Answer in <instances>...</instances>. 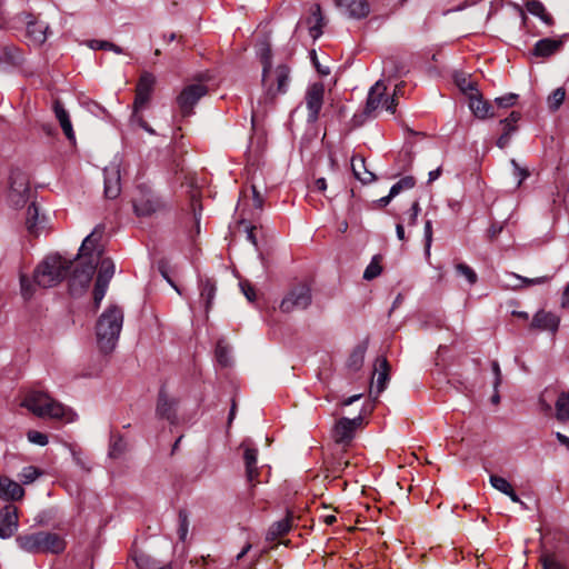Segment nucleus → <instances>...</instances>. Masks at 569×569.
Wrapping results in <instances>:
<instances>
[{"label": "nucleus", "mask_w": 569, "mask_h": 569, "mask_svg": "<svg viewBox=\"0 0 569 569\" xmlns=\"http://www.w3.org/2000/svg\"><path fill=\"white\" fill-rule=\"evenodd\" d=\"M6 56L8 60L13 64H19L23 60L21 51L16 47L6 48Z\"/></svg>", "instance_id": "obj_56"}, {"label": "nucleus", "mask_w": 569, "mask_h": 569, "mask_svg": "<svg viewBox=\"0 0 569 569\" xmlns=\"http://www.w3.org/2000/svg\"><path fill=\"white\" fill-rule=\"evenodd\" d=\"M104 176V196L109 199H116L121 192L120 168L119 163L111 162L103 170Z\"/></svg>", "instance_id": "obj_17"}, {"label": "nucleus", "mask_w": 569, "mask_h": 569, "mask_svg": "<svg viewBox=\"0 0 569 569\" xmlns=\"http://www.w3.org/2000/svg\"><path fill=\"white\" fill-rule=\"evenodd\" d=\"M561 44V40H555L550 38L541 39L535 44L533 54L538 57H549L558 51Z\"/></svg>", "instance_id": "obj_28"}, {"label": "nucleus", "mask_w": 569, "mask_h": 569, "mask_svg": "<svg viewBox=\"0 0 569 569\" xmlns=\"http://www.w3.org/2000/svg\"><path fill=\"white\" fill-rule=\"evenodd\" d=\"M311 19L315 20V24L309 28L310 36L313 39H317L321 33V26H322V14H321V8L318 3L313 4L311 8V18L309 19V23L311 22Z\"/></svg>", "instance_id": "obj_39"}, {"label": "nucleus", "mask_w": 569, "mask_h": 569, "mask_svg": "<svg viewBox=\"0 0 569 569\" xmlns=\"http://www.w3.org/2000/svg\"><path fill=\"white\" fill-rule=\"evenodd\" d=\"M420 212V204L418 201H413L408 213V224L415 226L417 223L418 214Z\"/></svg>", "instance_id": "obj_60"}, {"label": "nucleus", "mask_w": 569, "mask_h": 569, "mask_svg": "<svg viewBox=\"0 0 569 569\" xmlns=\"http://www.w3.org/2000/svg\"><path fill=\"white\" fill-rule=\"evenodd\" d=\"M387 86L383 80H378L369 90L365 113L371 116L379 108H383Z\"/></svg>", "instance_id": "obj_19"}, {"label": "nucleus", "mask_w": 569, "mask_h": 569, "mask_svg": "<svg viewBox=\"0 0 569 569\" xmlns=\"http://www.w3.org/2000/svg\"><path fill=\"white\" fill-rule=\"evenodd\" d=\"M540 562L542 565V569H568L556 558L555 553L550 552H543L540 556Z\"/></svg>", "instance_id": "obj_45"}, {"label": "nucleus", "mask_w": 569, "mask_h": 569, "mask_svg": "<svg viewBox=\"0 0 569 569\" xmlns=\"http://www.w3.org/2000/svg\"><path fill=\"white\" fill-rule=\"evenodd\" d=\"M126 450V442L122 438L113 440L110 445L109 456L111 458H119Z\"/></svg>", "instance_id": "obj_54"}, {"label": "nucleus", "mask_w": 569, "mask_h": 569, "mask_svg": "<svg viewBox=\"0 0 569 569\" xmlns=\"http://www.w3.org/2000/svg\"><path fill=\"white\" fill-rule=\"evenodd\" d=\"M71 267V261L59 254L47 256L34 269L32 281L26 274L20 276L21 295L24 299L32 298L34 284L51 288L60 283Z\"/></svg>", "instance_id": "obj_1"}, {"label": "nucleus", "mask_w": 569, "mask_h": 569, "mask_svg": "<svg viewBox=\"0 0 569 569\" xmlns=\"http://www.w3.org/2000/svg\"><path fill=\"white\" fill-rule=\"evenodd\" d=\"M468 107L472 114L478 119L493 118L496 116L493 106L483 99L482 94L473 92L472 96L468 97Z\"/></svg>", "instance_id": "obj_20"}, {"label": "nucleus", "mask_w": 569, "mask_h": 569, "mask_svg": "<svg viewBox=\"0 0 569 569\" xmlns=\"http://www.w3.org/2000/svg\"><path fill=\"white\" fill-rule=\"evenodd\" d=\"M123 323V312L112 306L101 313L96 326V336L99 349L103 353L114 350Z\"/></svg>", "instance_id": "obj_3"}, {"label": "nucleus", "mask_w": 569, "mask_h": 569, "mask_svg": "<svg viewBox=\"0 0 569 569\" xmlns=\"http://www.w3.org/2000/svg\"><path fill=\"white\" fill-rule=\"evenodd\" d=\"M292 518V512L288 511L284 519L273 522L268 529L266 539L273 541L288 533L291 529Z\"/></svg>", "instance_id": "obj_27"}, {"label": "nucleus", "mask_w": 569, "mask_h": 569, "mask_svg": "<svg viewBox=\"0 0 569 569\" xmlns=\"http://www.w3.org/2000/svg\"><path fill=\"white\" fill-rule=\"evenodd\" d=\"M489 482L496 490L503 495L509 493L508 491L512 488L511 483L507 479L496 475L490 476Z\"/></svg>", "instance_id": "obj_51"}, {"label": "nucleus", "mask_w": 569, "mask_h": 569, "mask_svg": "<svg viewBox=\"0 0 569 569\" xmlns=\"http://www.w3.org/2000/svg\"><path fill=\"white\" fill-rule=\"evenodd\" d=\"M130 123L132 126H138V127H142L144 126L146 121L143 119V117L140 114V110H134L132 111V114L130 117Z\"/></svg>", "instance_id": "obj_64"}, {"label": "nucleus", "mask_w": 569, "mask_h": 569, "mask_svg": "<svg viewBox=\"0 0 569 569\" xmlns=\"http://www.w3.org/2000/svg\"><path fill=\"white\" fill-rule=\"evenodd\" d=\"M136 565L139 569H163L162 562L156 560L147 553H139L134 557Z\"/></svg>", "instance_id": "obj_40"}, {"label": "nucleus", "mask_w": 569, "mask_h": 569, "mask_svg": "<svg viewBox=\"0 0 569 569\" xmlns=\"http://www.w3.org/2000/svg\"><path fill=\"white\" fill-rule=\"evenodd\" d=\"M565 98L566 91L563 88L560 87L553 90L547 100L549 109L552 111L558 110L559 107L562 104Z\"/></svg>", "instance_id": "obj_46"}, {"label": "nucleus", "mask_w": 569, "mask_h": 569, "mask_svg": "<svg viewBox=\"0 0 569 569\" xmlns=\"http://www.w3.org/2000/svg\"><path fill=\"white\" fill-rule=\"evenodd\" d=\"M362 422V417L358 416L353 419L349 418H341L339 419L332 430H331V438L337 445L341 446H348L353 437L355 432L358 426H360Z\"/></svg>", "instance_id": "obj_9"}, {"label": "nucleus", "mask_w": 569, "mask_h": 569, "mask_svg": "<svg viewBox=\"0 0 569 569\" xmlns=\"http://www.w3.org/2000/svg\"><path fill=\"white\" fill-rule=\"evenodd\" d=\"M260 60L262 63V84L268 86L269 80L272 76V61H271V49L268 44H264L260 50Z\"/></svg>", "instance_id": "obj_32"}, {"label": "nucleus", "mask_w": 569, "mask_h": 569, "mask_svg": "<svg viewBox=\"0 0 569 569\" xmlns=\"http://www.w3.org/2000/svg\"><path fill=\"white\" fill-rule=\"evenodd\" d=\"M18 509L8 505L0 510V538L8 539L18 530Z\"/></svg>", "instance_id": "obj_15"}, {"label": "nucleus", "mask_w": 569, "mask_h": 569, "mask_svg": "<svg viewBox=\"0 0 569 569\" xmlns=\"http://www.w3.org/2000/svg\"><path fill=\"white\" fill-rule=\"evenodd\" d=\"M149 99H150V96L143 94V93H139V92L136 91L133 109L134 110H141L148 103Z\"/></svg>", "instance_id": "obj_62"}, {"label": "nucleus", "mask_w": 569, "mask_h": 569, "mask_svg": "<svg viewBox=\"0 0 569 569\" xmlns=\"http://www.w3.org/2000/svg\"><path fill=\"white\" fill-rule=\"evenodd\" d=\"M351 168L355 177L363 183H370L376 179L375 174L367 170L366 161L362 157H353Z\"/></svg>", "instance_id": "obj_29"}, {"label": "nucleus", "mask_w": 569, "mask_h": 569, "mask_svg": "<svg viewBox=\"0 0 569 569\" xmlns=\"http://www.w3.org/2000/svg\"><path fill=\"white\" fill-rule=\"evenodd\" d=\"M217 291L216 283L211 279L200 281V298L204 303L206 312H209Z\"/></svg>", "instance_id": "obj_31"}, {"label": "nucleus", "mask_w": 569, "mask_h": 569, "mask_svg": "<svg viewBox=\"0 0 569 569\" xmlns=\"http://www.w3.org/2000/svg\"><path fill=\"white\" fill-rule=\"evenodd\" d=\"M229 352H230V350H229L228 346L224 345L222 341H219L217 343L216 357H217L218 362L223 367H227L230 365Z\"/></svg>", "instance_id": "obj_52"}, {"label": "nucleus", "mask_w": 569, "mask_h": 569, "mask_svg": "<svg viewBox=\"0 0 569 569\" xmlns=\"http://www.w3.org/2000/svg\"><path fill=\"white\" fill-rule=\"evenodd\" d=\"M239 286L248 301L253 302L256 300L254 288L248 281H241Z\"/></svg>", "instance_id": "obj_58"}, {"label": "nucleus", "mask_w": 569, "mask_h": 569, "mask_svg": "<svg viewBox=\"0 0 569 569\" xmlns=\"http://www.w3.org/2000/svg\"><path fill=\"white\" fill-rule=\"evenodd\" d=\"M389 370L390 367L388 360L386 358L378 359V368H376L375 373L377 376L375 385L377 396L381 393L386 388L387 381L389 379Z\"/></svg>", "instance_id": "obj_30"}, {"label": "nucleus", "mask_w": 569, "mask_h": 569, "mask_svg": "<svg viewBox=\"0 0 569 569\" xmlns=\"http://www.w3.org/2000/svg\"><path fill=\"white\" fill-rule=\"evenodd\" d=\"M241 448H243V460L247 480L253 483L259 475V469L257 467L258 450L252 448L248 441H243L241 443Z\"/></svg>", "instance_id": "obj_23"}, {"label": "nucleus", "mask_w": 569, "mask_h": 569, "mask_svg": "<svg viewBox=\"0 0 569 569\" xmlns=\"http://www.w3.org/2000/svg\"><path fill=\"white\" fill-rule=\"evenodd\" d=\"M21 406L39 418L61 419L68 423L77 419V413L72 409L41 391L29 392Z\"/></svg>", "instance_id": "obj_2"}, {"label": "nucleus", "mask_w": 569, "mask_h": 569, "mask_svg": "<svg viewBox=\"0 0 569 569\" xmlns=\"http://www.w3.org/2000/svg\"><path fill=\"white\" fill-rule=\"evenodd\" d=\"M383 72L388 73L390 77H401L408 72V68L400 59L390 57L383 62Z\"/></svg>", "instance_id": "obj_34"}, {"label": "nucleus", "mask_w": 569, "mask_h": 569, "mask_svg": "<svg viewBox=\"0 0 569 569\" xmlns=\"http://www.w3.org/2000/svg\"><path fill=\"white\" fill-rule=\"evenodd\" d=\"M178 520H179V526H178L179 539L181 541H186L188 532H189V526H190L188 512L186 510H180L178 513Z\"/></svg>", "instance_id": "obj_47"}, {"label": "nucleus", "mask_w": 569, "mask_h": 569, "mask_svg": "<svg viewBox=\"0 0 569 569\" xmlns=\"http://www.w3.org/2000/svg\"><path fill=\"white\" fill-rule=\"evenodd\" d=\"M425 239H426V249L429 252L431 242H432V226L431 221L428 220L425 223Z\"/></svg>", "instance_id": "obj_63"}, {"label": "nucleus", "mask_w": 569, "mask_h": 569, "mask_svg": "<svg viewBox=\"0 0 569 569\" xmlns=\"http://www.w3.org/2000/svg\"><path fill=\"white\" fill-rule=\"evenodd\" d=\"M29 179L28 176L19 170L14 169L10 173V190L9 200L16 207H20L26 203L29 196Z\"/></svg>", "instance_id": "obj_7"}, {"label": "nucleus", "mask_w": 569, "mask_h": 569, "mask_svg": "<svg viewBox=\"0 0 569 569\" xmlns=\"http://www.w3.org/2000/svg\"><path fill=\"white\" fill-rule=\"evenodd\" d=\"M27 439L29 442L41 447L47 446L49 442L48 436L37 430H29L27 432Z\"/></svg>", "instance_id": "obj_53"}, {"label": "nucleus", "mask_w": 569, "mask_h": 569, "mask_svg": "<svg viewBox=\"0 0 569 569\" xmlns=\"http://www.w3.org/2000/svg\"><path fill=\"white\" fill-rule=\"evenodd\" d=\"M251 191L253 207L258 210H262L264 202L262 194L259 192L256 186H251Z\"/></svg>", "instance_id": "obj_61"}, {"label": "nucleus", "mask_w": 569, "mask_h": 569, "mask_svg": "<svg viewBox=\"0 0 569 569\" xmlns=\"http://www.w3.org/2000/svg\"><path fill=\"white\" fill-rule=\"evenodd\" d=\"M43 475V471L34 466H27L22 468L19 473V479L23 485H29L36 481L39 477Z\"/></svg>", "instance_id": "obj_42"}, {"label": "nucleus", "mask_w": 569, "mask_h": 569, "mask_svg": "<svg viewBox=\"0 0 569 569\" xmlns=\"http://www.w3.org/2000/svg\"><path fill=\"white\" fill-rule=\"evenodd\" d=\"M208 89L201 83H193L187 86L177 98V103L183 116H189L192 112L197 102L206 96Z\"/></svg>", "instance_id": "obj_10"}, {"label": "nucleus", "mask_w": 569, "mask_h": 569, "mask_svg": "<svg viewBox=\"0 0 569 569\" xmlns=\"http://www.w3.org/2000/svg\"><path fill=\"white\" fill-rule=\"evenodd\" d=\"M99 272L93 289V300L97 307L103 300L109 282L116 272L114 262L110 258H103L98 260Z\"/></svg>", "instance_id": "obj_6"}, {"label": "nucleus", "mask_w": 569, "mask_h": 569, "mask_svg": "<svg viewBox=\"0 0 569 569\" xmlns=\"http://www.w3.org/2000/svg\"><path fill=\"white\" fill-rule=\"evenodd\" d=\"M49 26L34 19L27 21L26 38L30 46L39 47L47 40Z\"/></svg>", "instance_id": "obj_21"}, {"label": "nucleus", "mask_w": 569, "mask_h": 569, "mask_svg": "<svg viewBox=\"0 0 569 569\" xmlns=\"http://www.w3.org/2000/svg\"><path fill=\"white\" fill-rule=\"evenodd\" d=\"M521 114L518 111H512L509 117L500 120V124L502 126L503 131H509L510 134H513L517 131V122L520 120Z\"/></svg>", "instance_id": "obj_48"}, {"label": "nucleus", "mask_w": 569, "mask_h": 569, "mask_svg": "<svg viewBox=\"0 0 569 569\" xmlns=\"http://www.w3.org/2000/svg\"><path fill=\"white\" fill-rule=\"evenodd\" d=\"M43 219H40L39 208L36 203H31L27 210L26 224L30 233L37 234L40 227H42Z\"/></svg>", "instance_id": "obj_33"}, {"label": "nucleus", "mask_w": 569, "mask_h": 569, "mask_svg": "<svg viewBox=\"0 0 569 569\" xmlns=\"http://www.w3.org/2000/svg\"><path fill=\"white\" fill-rule=\"evenodd\" d=\"M366 351H367V346L363 343L358 345L352 350V352L350 353L348 361H347V367L351 371H358L361 369L363 361H365Z\"/></svg>", "instance_id": "obj_36"}, {"label": "nucleus", "mask_w": 569, "mask_h": 569, "mask_svg": "<svg viewBox=\"0 0 569 569\" xmlns=\"http://www.w3.org/2000/svg\"><path fill=\"white\" fill-rule=\"evenodd\" d=\"M511 164L513 167V170H515V176L518 178V183L517 186L519 187L522 181L529 177V171L525 168H521L517 162L516 160H511Z\"/></svg>", "instance_id": "obj_59"}, {"label": "nucleus", "mask_w": 569, "mask_h": 569, "mask_svg": "<svg viewBox=\"0 0 569 569\" xmlns=\"http://www.w3.org/2000/svg\"><path fill=\"white\" fill-rule=\"evenodd\" d=\"M312 301L311 289L307 284L293 287L280 302V310L290 313L297 310L307 309Z\"/></svg>", "instance_id": "obj_5"}, {"label": "nucleus", "mask_w": 569, "mask_h": 569, "mask_svg": "<svg viewBox=\"0 0 569 569\" xmlns=\"http://www.w3.org/2000/svg\"><path fill=\"white\" fill-rule=\"evenodd\" d=\"M290 82V68L287 64H279L272 69V76L268 86H263L270 96L277 93H284L288 90Z\"/></svg>", "instance_id": "obj_13"}, {"label": "nucleus", "mask_w": 569, "mask_h": 569, "mask_svg": "<svg viewBox=\"0 0 569 569\" xmlns=\"http://www.w3.org/2000/svg\"><path fill=\"white\" fill-rule=\"evenodd\" d=\"M53 112H54V116L58 119L60 127H61L63 133L66 134L67 139L70 141H74L76 136H74V131L72 128L69 112L64 109V107L60 100L53 101Z\"/></svg>", "instance_id": "obj_26"}, {"label": "nucleus", "mask_w": 569, "mask_h": 569, "mask_svg": "<svg viewBox=\"0 0 569 569\" xmlns=\"http://www.w3.org/2000/svg\"><path fill=\"white\" fill-rule=\"evenodd\" d=\"M18 546L29 553H52L59 555L66 549L63 537L54 532L38 531L19 536L16 539Z\"/></svg>", "instance_id": "obj_4"}, {"label": "nucleus", "mask_w": 569, "mask_h": 569, "mask_svg": "<svg viewBox=\"0 0 569 569\" xmlns=\"http://www.w3.org/2000/svg\"><path fill=\"white\" fill-rule=\"evenodd\" d=\"M491 370L495 376L492 387H493V389H499V386L502 382V373H501L500 365L497 360H493L491 362Z\"/></svg>", "instance_id": "obj_57"}, {"label": "nucleus", "mask_w": 569, "mask_h": 569, "mask_svg": "<svg viewBox=\"0 0 569 569\" xmlns=\"http://www.w3.org/2000/svg\"><path fill=\"white\" fill-rule=\"evenodd\" d=\"M456 271L458 274L465 277L470 286H473L478 280L476 271L466 263H458Z\"/></svg>", "instance_id": "obj_50"}, {"label": "nucleus", "mask_w": 569, "mask_h": 569, "mask_svg": "<svg viewBox=\"0 0 569 569\" xmlns=\"http://www.w3.org/2000/svg\"><path fill=\"white\" fill-rule=\"evenodd\" d=\"M455 82L457 87L463 92L465 94L472 96L473 92H478L477 82L472 81L468 76L465 73H458L455 76Z\"/></svg>", "instance_id": "obj_37"}, {"label": "nucleus", "mask_w": 569, "mask_h": 569, "mask_svg": "<svg viewBox=\"0 0 569 569\" xmlns=\"http://www.w3.org/2000/svg\"><path fill=\"white\" fill-rule=\"evenodd\" d=\"M336 6L349 18L363 19L370 12V6L367 0H333Z\"/></svg>", "instance_id": "obj_18"}, {"label": "nucleus", "mask_w": 569, "mask_h": 569, "mask_svg": "<svg viewBox=\"0 0 569 569\" xmlns=\"http://www.w3.org/2000/svg\"><path fill=\"white\" fill-rule=\"evenodd\" d=\"M156 79L149 72H143L138 81L136 91L139 93L151 96Z\"/></svg>", "instance_id": "obj_41"}, {"label": "nucleus", "mask_w": 569, "mask_h": 569, "mask_svg": "<svg viewBox=\"0 0 569 569\" xmlns=\"http://www.w3.org/2000/svg\"><path fill=\"white\" fill-rule=\"evenodd\" d=\"M24 496V489L9 477H0V499L4 501L20 500Z\"/></svg>", "instance_id": "obj_25"}, {"label": "nucleus", "mask_w": 569, "mask_h": 569, "mask_svg": "<svg viewBox=\"0 0 569 569\" xmlns=\"http://www.w3.org/2000/svg\"><path fill=\"white\" fill-rule=\"evenodd\" d=\"M103 233V227L98 226L93 229V231L88 234L79 250L80 257H89V261H96L98 264V260L101 258L102 250L99 248V241Z\"/></svg>", "instance_id": "obj_14"}, {"label": "nucleus", "mask_w": 569, "mask_h": 569, "mask_svg": "<svg viewBox=\"0 0 569 569\" xmlns=\"http://www.w3.org/2000/svg\"><path fill=\"white\" fill-rule=\"evenodd\" d=\"M556 419L560 422L569 421V392L562 391L556 401Z\"/></svg>", "instance_id": "obj_35"}, {"label": "nucleus", "mask_w": 569, "mask_h": 569, "mask_svg": "<svg viewBox=\"0 0 569 569\" xmlns=\"http://www.w3.org/2000/svg\"><path fill=\"white\" fill-rule=\"evenodd\" d=\"M382 268L380 266L379 257L375 256L363 272V279L372 280L380 276Z\"/></svg>", "instance_id": "obj_49"}, {"label": "nucleus", "mask_w": 569, "mask_h": 569, "mask_svg": "<svg viewBox=\"0 0 569 569\" xmlns=\"http://www.w3.org/2000/svg\"><path fill=\"white\" fill-rule=\"evenodd\" d=\"M552 279L551 276H541L537 278H526L516 273H507L503 286L511 289H519L525 286H536L548 283Z\"/></svg>", "instance_id": "obj_24"}, {"label": "nucleus", "mask_w": 569, "mask_h": 569, "mask_svg": "<svg viewBox=\"0 0 569 569\" xmlns=\"http://www.w3.org/2000/svg\"><path fill=\"white\" fill-rule=\"evenodd\" d=\"M415 179L413 177H410V176H407V177H403L401 178L398 182H396L391 188H390V193H391V197H396L398 196L402 190H409L411 188L415 187Z\"/></svg>", "instance_id": "obj_44"}, {"label": "nucleus", "mask_w": 569, "mask_h": 569, "mask_svg": "<svg viewBox=\"0 0 569 569\" xmlns=\"http://www.w3.org/2000/svg\"><path fill=\"white\" fill-rule=\"evenodd\" d=\"M325 86L321 82L311 83L306 91L305 101L308 110V123H315L323 106Z\"/></svg>", "instance_id": "obj_8"}, {"label": "nucleus", "mask_w": 569, "mask_h": 569, "mask_svg": "<svg viewBox=\"0 0 569 569\" xmlns=\"http://www.w3.org/2000/svg\"><path fill=\"white\" fill-rule=\"evenodd\" d=\"M560 325V317L551 311L539 310L537 311L531 320L530 329L549 331L555 335Z\"/></svg>", "instance_id": "obj_16"}, {"label": "nucleus", "mask_w": 569, "mask_h": 569, "mask_svg": "<svg viewBox=\"0 0 569 569\" xmlns=\"http://www.w3.org/2000/svg\"><path fill=\"white\" fill-rule=\"evenodd\" d=\"M177 405L178 401L174 398H170L166 390L162 388L158 396L157 402V415L162 419H167L170 422H174L177 418Z\"/></svg>", "instance_id": "obj_22"}, {"label": "nucleus", "mask_w": 569, "mask_h": 569, "mask_svg": "<svg viewBox=\"0 0 569 569\" xmlns=\"http://www.w3.org/2000/svg\"><path fill=\"white\" fill-rule=\"evenodd\" d=\"M97 266L96 261L92 260L73 271L70 278V291L72 295H79L89 287Z\"/></svg>", "instance_id": "obj_12"}, {"label": "nucleus", "mask_w": 569, "mask_h": 569, "mask_svg": "<svg viewBox=\"0 0 569 569\" xmlns=\"http://www.w3.org/2000/svg\"><path fill=\"white\" fill-rule=\"evenodd\" d=\"M526 7L531 14L539 17L546 24L552 23L551 16L546 12L545 6L540 1L529 0Z\"/></svg>", "instance_id": "obj_38"}, {"label": "nucleus", "mask_w": 569, "mask_h": 569, "mask_svg": "<svg viewBox=\"0 0 569 569\" xmlns=\"http://www.w3.org/2000/svg\"><path fill=\"white\" fill-rule=\"evenodd\" d=\"M517 99H518V94H516V93H508V94H505L502 97L496 98L495 99V103L499 108H509V107H512V106L516 104Z\"/></svg>", "instance_id": "obj_55"}, {"label": "nucleus", "mask_w": 569, "mask_h": 569, "mask_svg": "<svg viewBox=\"0 0 569 569\" xmlns=\"http://www.w3.org/2000/svg\"><path fill=\"white\" fill-rule=\"evenodd\" d=\"M88 46L93 50H109V51H113L117 54L123 53V50L121 47L117 46L113 42L106 41V40H90V41H88Z\"/></svg>", "instance_id": "obj_43"}, {"label": "nucleus", "mask_w": 569, "mask_h": 569, "mask_svg": "<svg viewBox=\"0 0 569 569\" xmlns=\"http://www.w3.org/2000/svg\"><path fill=\"white\" fill-rule=\"evenodd\" d=\"M163 208V202L149 190L140 189V193L133 200V209L137 216L148 217Z\"/></svg>", "instance_id": "obj_11"}]
</instances>
